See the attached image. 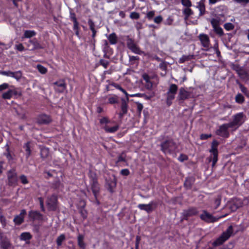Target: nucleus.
I'll use <instances>...</instances> for the list:
<instances>
[{"instance_id":"nucleus-1","label":"nucleus","mask_w":249,"mask_h":249,"mask_svg":"<svg viewBox=\"0 0 249 249\" xmlns=\"http://www.w3.org/2000/svg\"><path fill=\"white\" fill-rule=\"evenodd\" d=\"M178 89V87L176 84H172L170 86L166 93V103L168 106L172 104V101L175 99Z\"/></svg>"},{"instance_id":"nucleus-2","label":"nucleus","mask_w":249,"mask_h":249,"mask_svg":"<svg viewBox=\"0 0 249 249\" xmlns=\"http://www.w3.org/2000/svg\"><path fill=\"white\" fill-rule=\"evenodd\" d=\"M232 232V226H230L228 227L226 231L224 232L223 234L213 242V245L214 246H218L222 244L231 236Z\"/></svg>"},{"instance_id":"nucleus-3","label":"nucleus","mask_w":249,"mask_h":249,"mask_svg":"<svg viewBox=\"0 0 249 249\" xmlns=\"http://www.w3.org/2000/svg\"><path fill=\"white\" fill-rule=\"evenodd\" d=\"M244 122V115L242 113L237 114L234 116L233 121L230 123L232 127L238 128Z\"/></svg>"},{"instance_id":"nucleus-4","label":"nucleus","mask_w":249,"mask_h":249,"mask_svg":"<svg viewBox=\"0 0 249 249\" xmlns=\"http://www.w3.org/2000/svg\"><path fill=\"white\" fill-rule=\"evenodd\" d=\"M229 206L230 209L231 211H235L237 209L241 207L243 205V203L242 200L238 198H234L229 203Z\"/></svg>"},{"instance_id":"nucleus-5","label":"nucleus","mask_w":249,"mask_h":249,"mask_svg":"<svg viewBox=\"0 0 249 249\" xmlns=\"http://www.w3.org/2000/svg\"><path fill=\"white\" fill-rule=\"evenodd\" d=\"M156 206L157 203L156 202L151 201L147 204H140L138 205V207L142 210H144L147 213H150L154 210Z\"/></svg>"},{"instance_id":"nucleus-6","label":"nucleus","mask_w":249,"mask_h":249,"mask_svg":"<svg viewBox=\"0 0 249 249\" xmlns=\"http://www.w3.org/2000/svg\"><path fill=\"white\" fill-rule=\"evenodd\" d=\"M0 74L8 77H11L17 81L20 80L22 77V73L20 71H17L13 72L10 71H2L0 72Z\"/></svg>"},{"instance_id":"nucleus-7","label":"nucleus","mask_w":249,"mask_h":249,"mask_svg":"<svg viewBox=\"0 0 249 249\" xmlns=\"http://www.w3.org/2000/svg\"><path fill=\"white\" fill-rule=\"evenodd\" d=\"M175 147V143L172 141H166L161 144L162 150L165 153L171 152Z\"/></svg>"},{"instance_id":"nucleus-8","label":"nucleus","mask_w":249,"mask_h":249,"mask_svg":"<svg viewBox=\"0 0 249 249\" xmlns=\"http://www.w3.org/2000/svg\"><path fill=\"white\" fill-rule=\"evenodd\" d=\"M229 127H231L230 123L221 125L217 131V134L222 137H228L229 136L228 129Z\"/></svg>"},{"instance_id":"nucleus-9","label":"nucleus","mask_w":249,"mask_h":249,"mask_svg":"<svg viewBox=\"0 0 249 249\" xmlns=\"http://www.w3.org/2000/svg\"><path fill=\"white\" fill-rule=\"evenodd\" d=\"M200 218L203 220L207 222H213L217 221L219 219V218H216L213 217L212 214L206 211H204L200 215Z\"/></svg>"},{"instance_id":"nucleus-10","label":"nucleus","mask_w":249,"mask_h":249,"mask_svg":"<svg viewBox=\"0 0 249 249\" xmlns=\"http://www.w3.org/2000/svg\"><path fill=\"white\" fill-rule=\"evenodd\" d=\"M26 214V212L25 210H22L18 215L15 216L14 218L13 221L16 225H20L24 221V216Z\"/></svg>"},{"instance_id":"nucleus-11","label":"nucleus","mask_w":249,"mask_h":249,"mask_svg":"<svg viewBox=\"0 0 249 249\" xmlns=\"http://www.w3.org/2000/svg\"><path fill=\"white\" fill-rule=\"evenodd\" d=\"M47 205L51 210H54L56 207L57 197L53 195L48 197L47 200Z\"/></svg>"},{"instance_id":"nucleus-12","label":"nucleus","mask_w":249,"mask_h":249,"mask_svg":"<svg viewBox=\"0 0 249 249\" xmlns=\"http://www.w3.org/2000/svg\"><path fill=\"white\" fill-rule=\"evenodd\" d=\"M8 179L9 183L14 184L17 181V174L14 170H11L8 172Z\"/></svg>"},{"instance_id":"nucleus-13","label":"nucleus","mask_w":249,"mask_h":249,"mask_svg":"<svg viewBox=\"0 0 249 249\" xmlns=\"http://www.w3.org/2000/svg\"><path fill=\"white\" fill-rule=\"evenodd\" d=\"M54 85L55 90L59 92H63L66 89V85L63 81L56 82Z\"/></svg>"},{"instance_id":"nucleus-14","label":"nucleus","mask_w":249,"mask_h":249,"mask_svg":"<svg viewBox=\"0 0 249 249\" xmlns=\"http://www.w3.org/2000/svg\"><path fill=\"white\" fill-rule=\"evenodd\" d=\"M199 39L204 47L208 48L210 45V40L208 36L205 34H200L199 36Z\"/></svg>"},{"instance_id":"nucleus-15","label":"nucleus","mask_w":249,"mask_h":249,"mask_svg":"<svg viewBox=\"0 0 249 249\" xmlns=\"http://www.w3.org/2000/svg\"><path fill=\"white\" fill-rule=\"evenodd\" d=\"M37 121L38 123L41 124H47L50 123L52 120L49 116L41 114L38 116Z\"/></svg>"},{"instance_id":"nucleus-16","label":"nucleus","mask_w":249,"mask_h":249,"mask_svg":"<svg viewBox=\"0 0 249 249\" xmlns=\"http://www.w3.org/2000/svg\"><path fill=\"white\" fill-rule=\"evenodd\" d=\"M189 96V94L187 91L184 89L181 88L179 89V91L178 96V99L179 100H185Z\"/></svg>"},{"instance_id":"nucleus-17","label":"nucleus","mask_w":249,"mask_h":249,"mask_svg":"<svg viewBox=\"0 0 249 249\" xmlns=\"http://www.w3.org/2000/svg\"><path fill=\"white\" fill-rule=\"evenodd\" d=\"M204 3L205 0H200L197 3L196 7L199 9L200 15H203L205 11V6Z\"/></svg>"},{"instance_id":"nucleus-18","label":"nucleus","mask_w":249,"mask_h":249,"mask_svg":"<svg viewBox=\"0 0 249 249\" xmlns=\"http://www.w3.org/2000/svg\"><path fill=\"white\" fill-rule=\"evenodd\" d=\"M143 80L145 81V88L148 89H151L152 88L153 84L150 81V77L146 74H144L142 75Z\"/></svg>"},{"instance_id":"nucleus-19","label":"nucleus","mask_w":249,"mask_h":249,"mask_svg":"<svg viewBox=\"0 0 249 249\" xmlns=\"http://www.w3.org/2000/svg\"><path fill=\"white\" fill-rule=\"evenodd\" d=\"M218 145V142L215 141L213 140L212 143L211 148L210 150V152L213 154H218L217 151V146Z\"/></svg>"},{"instance_id":"nucleus-20","label":"nucleus","mask_w":249,"mask_h":249,"mask_svg":"<svg viewBox=\"0 0 249 249\" xmlns=\"http://www.w3.org/2000/svg\"><path fill=\"white\" fill-rule=\"evenodd\" d=\"M128 46L129 48L134 53H137V54H140L141 53V51L139 49V48L133 42H129L128 43Z\"/></svg>"},{"instance_id":"nucleus-21","label":"nucleus","mask_w":249,"mask_h":249,"mask_svg":"<svg viewBox=\"0 0 249 249\" xmlns=\"http://www.w3.org/2000/svg\"><path fill=\"white\" fill-rule=\"evenodd\" d=\"M104 130L107 133H114L119 129V126L117 125H114L111 127H109L108 125H105L103 126Z\"/></svg>"},{"instance_id":"nucleus-22","label":"nucleus","mask_w":249,"mask_h":249,"mask_svg":"<svg viewBox=\"0 0 249 249\" xmlns=\"http://www.w3.org/2000/svg\"><path fill=\"white\" fill-rule=\"evenodd\" d=\"M84 237L81 234H79L77 237L78 245L82 249H86V244L84 242Z\"/></svg>"},{"instance_id":"nucleus-23","label":"nucleus","mask_w":249,"mask_h":249,"mask_svg":"<svg viewBox=\"0 0 249 249\" xmlns=\"http://www.w3.org/2000/svg\"><path fill=\"white\" fill-rule=\"evenodd\" d=\"M29 216L33 220L39 219L41 218V215L36 211H31L29 213Z\"/></svg>"},{"instance_id":"nucleus-24","label":"nucleus","mask_w":249,"mask_h":249,"mask_svg":"<svg viewBox=\"0 0 249 249\" xmlns=\"http://www.w3.org/2000/svg\"><path fill=\"white\" fill-rule=\"evenodd\" d=\"M31 238L32 235L28 232H23L20 236V239L25 241H29Z\"/></svg>"},{"instance_id":"nucleus-25","label":"nucleus","mask_w":249,"mask_h":249,"mask_svg":"<svg viewBox=\"0 0 249 249\" xmlns=\"http://www.w3.org/2000/svg\"><path fill=\"white\" fill-rule=\"evenodd\" d=\"M193 58V55H183L181 58H179L178 62L180 63H182L185 61H189Z\"/></svg>"},{"instance_id":"nucleus-26","label":"nucleus","mask_w":249,"mask_h":249,"mask_svg":"<svg viewBox=\"0 0 249 249\" xmlns=\"http://www.w3.org/2000/svg\"><path fill=\"white\" fill-rule=\"evenodd\" d=\"M127 104L121 105V111L119 113V116L120 118H122L124 114H125L127 112Z\"/></svg>"},{"instance_id":"nucleus-27","label":"nucleus","mask_w":249,"mask_h":249,"mask_svg":"<svg viewBox=\"0 0 249 249\" xmlns=\"http://www.w3.org/2000/svg\"><path fill=\"white\" fill-rule=\"evenodd\" d=\"M36 35V32L31 30H26L24 33V37L30 38Z\"/></svg>"},{"instance_id":"nucleus-28","label":"nucleus","mask_w":249,"mask_h":249,"mask_svg":"<svg viewBox=\"0 0 249 249\" xmlns=\"http://www.w3.org/2000/svg\"><path fill=\"white\" fill-rule=\"evenodd\" d=\"M108 39L111 44H115L117 42V37L114 33L109 35L108 36Z\"/></svg>"},{"instance_id":"nucleus-29","label":"nucleus","mask_w":249,"mask_h":249,"mask_svg":"<svg viewBox=\"0 0 249 249\" xmlns=\"http://www.w3.org/2000/svg\"><path fill=\"white\" fill-rule=\"evenodd\" d=\"M183 14L185 16V18H187L193 14V12L190 7H186L183 10Z\"/></svg>"},{"instance_id":"nucleus-30","label":"nucleus","mask_w":249,"mask_h":249,"mask_svg":"<svg viewBox=\"0 0 249 249\" xmlns=\"http://www.w3.org/2000/svg\"><path fill=\"white\" fill-rule=\"evenodd\" d=\"M108 101V103L111 104L117 103L118 102V97L117 96L113 95L109 97Z\"/></svg>"},{"instance_id":"nucleus-31","label":"nucleus","mask_w":249,"mask_h":249,"mask_svg":"<svg viewBox=\"0 0 249 249\" xmlns=\"http://www.w3.org/2000/svg\"><path fill=\"white\" fill-rule=\"evenodd\" d=\"M12 96V91L11 89H9L7 91L3 93L2 95V98L4 99H10Z\"/></svg>"},{"instance_id":"nucleus-32","label":"nucleus","mask_w":249,"mask_h":249,"mask_svg":"<svg viewBox=\"0 0 249 249\" xmlns=\"http://www.w3.org/2000/svg\"><path fill=\"white\" fill-rule=\"evenodd\" d=\"M49 154V151L48 148L44 147V148H42L41 149L40 154H41V156L42 157V158H45L47 157Z\"/></svg>"},{"instance_id":"nucleus-33","label":"nucleus","mask_w":249,"mask_h":249,"mask_svg":"<svg viewBox=\"0 0 249 249\" xmlns=\"http://www.w3.org/2000/svg\"><path fill=\"white\" fill-rule=\"evenodd\" d=\"M30 42L34 45V49H41L42 47L36 39L30 40Z\"/></svg>"},{"instance_id":"nucleus-34","label":"nucleus","mask_w":249,"mask_h":249,"mask_svg":"<svg viewBox=\"0 0 249 249\" xmlns=\"http://www.w3.org/2000/svg\"><path fill=\"white\" fill-rule=\"evenodd\" d=\"M24 148L25 149V151H26V156L27 157H29L30 155H31V150H30V143L27 142L24 145Z\"/></svg>"},{"instance_id":"nucleus-35","label":"nucleus","mask_w":249,"mask_h":249,"mask_svg":"<svg viewBox=\"0 0 249 249\" xmlns=\"http://www.w3.org/2000/svg\"><path fill=\"white\" fill-rule=\"evenodd\" d=\"M0 245L1 247L4 249H8L9 247H10L11 245L9 241L8 240H5L2 241Z\"/></svg>"},{"instance_id":"nucleus-36","label":"nucleus","mask_w":249,"mask_h":249,"mask_svg":"<svg viewBox=\"0 0 249 249\" xmlns=\"http://www.w3.org/2000/svg\"><path fill=\"white\" fill-rule=\"evenodd\" d=\"M36 68L39 72L41 74H45L47 71V69L41 65H37Z\"/></svg>"},{"instance_id":"nucleus-37","label":"nucleus","mask_w":249,"mask_h":249,"mask_svg":"<svg viewBox=\"0 0 249 249\" xmlns=\"http://www.w3.org/2000/svg\"><path fill=\"white\" fill-rule=\"evenodd\" d=\"M65 236L64 234H61L58 237L56 240V243L58 246H61L62 242L64 241Z\"/></svg>"},{"instance_id":"nucleus-38","label":"nucleus","mask_w":249,"mask_h":249,"mask_svg":"<svg viewBox=\"0 0 249 249\" xmlns=\"http://www.w3.org/2000/svg\"><path fill=\"white\" fill-rule=\"evenodd\" d=\"M185 215L188 216L196 214L197 213V211L195 209H191L185 212Z\"/></svg>"},{"instance_id":"nucleus-39","label":"nucleus","mask_w":249,"mask_h":249,"mask_svg":"<svg viewBox=\"0 0 249 249\" xmlns=\"http://www.w3.org/2000/svg\"><path fill=\"white\" fill-rule=\"evenodd\" d=\"M5 150L6 151V153H5V155H6L7 158L9 160H12V157L10 153L9 146V145H8V144L7 143L5 145Z\"/></svg>"},{"instance_id":"nucleus-40","label":"nucleus","mask_w":249,"mask_h":249,"mask_svg":"<svg viewBox=\"0 0 249 249\" xmlns=\"http://www.w3.org/2000/svg\"><path fill=\"white\" fill-rule=\"evenodd\" d=\"M88 24L89 26L90 30L92 31L93 33L92 36H94L95 35V31L94 29V24L93 22L91 20H89L88 21Z\"/></svg>"},{"instance_id":"nucleus-41","label":"nucleus","mask_w":249,"mask_h":249,"mask_svg":"<svg viewBox=\"0 0 249 249\" xmlns=\"http://www.w3.org/2000/svg\"><path fill=\"white\" fill-rule=\"evenodd\" d=\"M221 202V198L219 197H218L216 198L214 202V203L213 204V207L214 209H217L220 205Z\"/></svg>"},{"instance_id":"nucleus-42","label":"nucleus","mask_w":249,"mask_h":249,"mask_svg":"<svg viewBox=\"0 0 249 249\" xmlns=\"http://www.w3.org/2000/svg\"><path fill=\"white\" fill-rule=\"evenodd\" d=\"M181 4L186 7H190L192 6L190 0H181Z\"/></svg>"},{"instance_id":"nucleus-43","label":"nucleus","mask_w":249,"mask_h":249,"mask_svg":"<svg viewBox=\"0 0 249 249\" xmlns=\"http://www.w3.org/2000/svg\"><path fill=\"white\" fill-rule=\"evenodd\" d=\"M235 100L236 102L238 103H242L244 101V98L241 94H238L236 95Z\"/></svg>"},{"instance_id":"nucleus-44","label":"nucleus","mask_w":249,"mask_h":249,"mask_svg":"<svg viewBox=\"0 0 249 249\" xmlns=\"http://www.w3.org/2000/svg\"><path fill=\"white\" fill-rule=\"evenodd\" d=\"M224 26L227 31H230L234 28V25L231 23H226Z\"/></svg>"},{"instance_id":"nucleus-45","label":"nucleus","mask_w":249,"mask_h":249,"mask_svg":"<svg viewBox=\"0 0 249 249\" xmlns=\"http://www.w3.org/2000/svg\"><path fill=\"white\" fill-rule=\"evenodd\" d=\"M130 18L131 19H137L140 18V14L135 12H131L130 14Z\"/></svg>"},{"instance_id":"nucleus-46","label":"nucleus","mask_w":249,"mask_h":249,"mask_svg":"<svg viewBox=\"0 0 249 249\" xmlns=\"http://www.w3.org/2000/svg\"><path fill=\"white\" fill-rule=\"evenodd\" d=\"M92 188L93 191L94 193H95L96 191H97L98 183H97V181L96 179H93V180H92Z\"/></svg>"},{"instance_id":"nucleus-47","label":"nucleus","mask_w":249,"mask_h":249,"mask_svg":"<svg viewBox=\"0 0 249 249\" xmlns=\"http://www.w3.org/2000/svg\"><path fill=\"white\" fill-rule=\"evenodd\" d=\"M213 30L216 34L220 36H222L223 34V30L219 26L213 28Z\"/></svg>"},{"instance_id":"nucleus-48","label":"nucleus","mask_w":249,"mask_h":249,"mask_svg":"<svg viewBox=\"0 0 249 249\" xmlns=\"http://www.w3.org/2000/svg\"><path fill=\"white\" fill-rule=\"evenodd\" d=\"M211 22L213 28L219 26V21L216 19H212Z\"/></svg>"},{"instance_id":"nucleus-49","label":"nucleus","mask_w":249,"mask_h":249,"mask_svg":"<svg viewBox=\"0 0 249 249\" xmlns=\"http://www.w3.org/2000/svg\"><path fill=\"white\" fill-rule=\"evenodd\" d=\"M155 15V11H151L147 12L146 14V17L149 20L151 19Z\"/></svg>"},{"instance_id":"nucleus-50","label":"nucleus","mask_w":249,"mask_h":249,"mask_svg":"<svg viewBox=\"0 0 249 249\" xmlns=\"http://www.w3.org/2000/svg\"><path fill=\"white\" fill-rule=\"evenodd\" d=\"M20 179L21 180V182L24 184H26L28 183V180L27 179V177L24 176V175H21L20 177Z\"/></svg>"},{"instance_id":"nucleus-51","label":"nucleus","mask_w":249,"mask_h":249,"mask_svg":"<svg viewBox=\"0 0 249 249\" xmlns=\"http://www.w3.org/2000/svg\"><path fill=\"white\" fill-rule=\"evenodd\" d=\"M109 122V121L107 117H103L100 120V123L101 124H106Z\"/></svg>"},{"instance_id":"nucleus-52","label":"nucleus","mask_w":249,"mask_h":249,"mask_svg":"<svg viewBox=\"0 0 249 249\" xmlns=\"http://www.w3.org/2000/svg\"><path fill=\"white\" fill-rule=\"evenodd\" d=\"M163 20L161 16H159L154 18V21L157 24L160 23Z\"/></svg>"},{"instance_id":"nucleus-53","label":"nucleus","mask_w":249,"mask_h":249,"mask_svg":"<svg viewBox=\"0 0 249 249\" xmlns=\"http://www.w3.org/2000/svg\"><path fill=\"white\" fill-rule=\"evenodd\" d=\"M15 48L19 51H23L24 50V47L21 43H19L15 46Z\"/></svg>"},{"instance_id":"nucleus-54","label":"nucleus","mask_w":249,"mask_h":249,"mask_svg":"<svg viewBox=\"0 0 249 249\" xmlns=\"http://www.w3.org/2000/svg\"><path fill=\"white\" fill-rule=\"evenodd\" d=\"M0 221L3 227H5L6 225V220L4 216L2 215H0Z\"/></svg>"},{"instance_id":"nucleus-55","label":"nucleus","mask_w":249,"mask_h":249,"mask_svg":"<svg viewBox=\"0 0 249 249\" xmlns=\"http://www.w3.org/2000/svg\"><path fill=\"white\" fill-rule=\"evenodd\" d=\"M9 87V85L7 83H3L1 85H0V91H2L3 90H5Z\"/></svg>"},{"instance_id":"nucleus-56","label":"nucleus","mask_w":249,"mask_h":249,"mask_svg":"<svg viewBox=\"0 0 249 249\" xmlns=\"http://www.w3.org/2000/svg\"><path fill=\"white\" fill-rule=\"evenodd\" d=\"M141 241V237L137 236L136 238L135 249H139L140 242Z\"/></svg>"},{"instance_id":"nucleus-57","label":"nucleus","mask_w":249,"mask_h":249,"mask_svg":"<svg viewBox=\"0 0 249 249\" xmlns=\"http://www.w3.org/2000/svg\"><path fill=\"white\" fill-rule=\"evenodd\" d=\"M217 155L218 154H213L212 158V161H213V166H214L215 163L217 161Z\"/></svg>"},{"instance_id":"nucleus-58","label":"nucleus","mask_w":249,"mask_h":249,"mask_svg":"<svg viewBox=\"0 0 249 249\" xmlns=\"http://www.w3.org/2000/svg\"><path fill=\"white\" fill-rule=\"evenodd\" d=\"M112 85L115 87L116 89H118L120 91H121L122 92H124L125 90L123 89L121 87H120L118 84L113 83L112 84Z\"/></svg>"},{"instance_id":"nucleus-59","label":"nucleus","mask_w":249,"mask_h":249,"mask_svg":"<svg viewBox=\"0 0 249 249\" xmlns=\"http://www.w3.org/2000/svg\"><path fill=\"white\" fill-rule=\"evenodd\" d=\"M184 185L187 188L190 187L191 185V179L187 178L184 182Z\"/></svg>"},{"instance_id":"nucleus-60","label":"nucleus","mask_w":249,"mask_h":249,"mask_svg":"<svg viewBox=\"0 0 249 249\" xmlns=\"http://www.w3.org/2000/svg\"><path fill=\"white\" fill-rule=\"evenodd\" d=\"M121 174L124 176H127L129 174V171L128 169H125L121 170Z\"/></svg>"},{"instance_id":"nucleus-61","label":"nucleus","mask_w":249,"mask_h":249,"mask_svg":"<svg viewBox=\"0 0 249 249\" xmlns=\"http://www.w3.org/2000/svg\"><path fill=\"white\" fill-rule=\"evenodd\" d=\"M211 137V134H209V135H208V134H202L200 136V138L202 140H205V139H207L208 138Z\"/></svg>"},{"instance_id":"nucleus-62","label":"nucleus","mask_w":249,"mask_h":249,"mask_svg":"<svg viewBox=\"0 0 249 249\" xmlns=\"http://www.w3.org/2000/svg\"><path fill=\"white\" fill-rule=\"evenodd\" d=\"M11 90H12V95L13 96L14 95H21V93L20 92H19L18 91V90L16 89H11Z\"/></svg>"},{"instance_id":"nucleus-63","label":"nucleus","mask_w":249,"mask_h":249,"mask_svg":"<svg viewBox=\"0 0 249 249\" xmlns=\"http://www.w3.org/2000/svg\"><path fill=\"white\" fill-rule=\"evenodd\" d=\"M160 68L162 69L163 70H165L166 69V64L165 62H162L160 65Z\"/></svg>"},{"instance_id":"nucleus-64","label":"nucleus","mask_w":249,"mask_h":249,"mask_svg":"<svg viewBox=\"0 0 249 249\" xmlns=\"http://www.w3.org/2000/svg\"><path fill=\"white\" fill-rule=\"evenodd\" d=\"M178 160L183 161L184 160H186L187 159V156L185 155H181L178 158Z\"/></svg>"}]
</instances>
